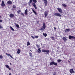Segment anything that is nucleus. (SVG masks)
Segmentation results:
<instances>
[{
  "label": "nucleus",
  "instance_id": "f257e3e1",
  "mask_svg": "<svg viewBox=\"0 0 75 75\" xmlns=\"http://www.w3.org/2000/svg\"><path fill=\"white\" fill-rule=\"evenodd\" d=\"M32 1L34 3L32 4V5L33 6V7H34L35 9H37V6H36V5H35V3H37V0H32Z\"/></svg>",
  "mask_w": 75,
  "mask_h": 75
},
{
  "label": "nucleus",
  "instance_id": "f03ea898",
  "mask_svg": "<svg viewBox=\"0 0 75 75\" xmlns=\"http://www.w3.org/2000/svg\"><path fill=\"white\" fill-rule=\"evenodd\" d=\"M50 65H55V66H58V64H57V63H56L54 62H50Z\"/></svg>",
  "mask_w": 75,
  "mask_h": 75
},
{
  "label": "nucleus",
  "instance_id": "7ed1b4c3",
  "mask_svg": "<svg viewBox=\"0 0 75 75\" xmlns=\"http://www.w3.org/2000/svg\"><path fill=\"white\" fill-rule=\"evenodd\" d=\"M46 27V26L45 25V23H44L43 25L42 28L40 30H41L42 31H43L44 29Z\"/></svg>",
  "mask_w": 75,
  "mask_h": 75
},
{
  "label": "nucleus",
  "instance_id": "20e7f679",
  "mask_svg": "<svg viewBox=\"0 0 75 75\" xmlns=\"http://www.w3.org/2000/svg\"><path fill=\"white\" fill-rule=\"evenodd\" d=\"M42 52H47V54H49L50 53V51L48 50H42Z\"/></svg>",
  "mask_w": 75,
  "mask_h": 75
},
{
  "label": "nucleus",
  "instance_id": "39448f33",
  "mask_svg": "<svg viewBox=\"0 0 75 75\" xmlns=\"http://www.w3.org/2000/svg\"><path fill=\"white\" fill-rule=\"evenodd\" d=\"M54 16H58V17H62V15H61L59 13H55L54 14Z\"/></svg>",
  "mask_w": 75,
  "mask_h": 75
},
{
  "label": "nucleus",
  "instance_id": "423d86ee",
  "mask_svg": "<svg viewBox=\"0 0 75 75\" xmlns=\"http://www.w3.org/2000/svg\"><path fill=\"white\" fill-rule=\"evenodd\" d=\"M7 3L8 4L11 5V4H13V2H12V1H11L9 0L7 1Z\"/></svg>",
  "mask_w": 75,
  "mask_h": 75
},
{
  "label": "nucleus",
  "instance_id": "0eeeda50",
  "mask_svg": "<svg viewBox=\"0 0 75 75\" xmlns=\"http://www.w3.org/2000/svg\"><path fill=\"white\" fill-rule=\"evenodd\" d=\"M69 39H75V37L74 36H72L69 35Z\"/></svg>",
  "mask_w": 75,
  "mask_h": 75
},
{
  "label": "nucleus",
  "instance_id": "6e6552de",
  "mask_svg": "<svg viewBox=\"0 0 75 75\" xmlns=\"http://www.w3.org/2000/svg\"><path fill=\"white\" fill-rule=\"evenodd\" d=\"M57 9L58 11H59V13H62V9L61 8H57Z\"/></svg>",
  "mask_w": 75,
  "mask_h": 75
},
{
  "label": "nucleus",
  "instance_id": "1a4fd4ad",
  "mask_svg": "<svg viewBox=\"0 0 75 75\" xmlns=\"http://www.w3.org/2000/svg\"><path fill=\"white\" fill-rule=\"evenodd\" d=\"M1 6L2 7H4V6H6V5H5V4H4V2L3 1H2V3L1 4Z\"/></svg>",
  "mask_w": 75,
  "mask_h": 75
},
{
  "label": "nucleus",
  "instance_id": "9d476101",
  "mask_svg": "<svg viewBox=\"0 0 75 75\" xmlns=\"http://www.w3.org/2000/svg\"><path fill=\"white\" fill-rule=\"evenodd\" d=\"M14 14L11 13L9 15V17L11 18H13V17H14Z\"/></svg>",
  "mask_w": 75,
  "mask_h": 75
},
{
  "label": "nucleus",
  "instance_id": "9b49d317",
  "mask_svg": "<svg viewBox=\"0 0 75 75\" xmlns=\"http://www.w3.org/2000/svg\"><path fill=\"white\" fill-rule=\"evenodd\" d=\"M5 66L7 68H8V69L9 70H10V71L11 70V68L9 67V66L8 65H7V64L5 65Z\"/></svg>",
  "mask_w": 75,
  "mask_h": 75
},
{
  "label": "nucleus",
  "instance_id": "f8f14e48",
  "mask_svg": "<svg viewBox=\"0 0 75 75\" xmlns=\"http://www.w3.org/2000/svg\"><path fill=\"white\" fill-rule=\"evenodd\" d=\"M29 6H31V4H32V0H30L29 2L28 3Z\"/></svg>",
  "mask_w": 75,
  "mask_h": 75
},
{
  "label": "nucleus",
  "instance_id": "ddd939ff",
  "mask_svg": "<svg viewBox=\"0 0 75 75\" xmlns=\"http://www.w3.org/2000/svg\"><path fill=\"white\" fill-rule=\"evenodd\" d=\"M6 55H7L8 56H9V57H11V58H12V59H13V57H12V56H11V54H8L7 53H6Z\"/></svg>",
  "mask_w": 75,
  "mask_h": 75
},
{
  "label": "nucleus",
  "instance_id": "4468645a",
  "mask_svg": "<svg viewBox=\"0 0 75 75\" xmlns=\"http://www.w3.org/2000/svg\"><path fill=\"white\" fill-rule=\"evenodd\" d=\"M43 1H45L44 3L45 6H47V0H42Z\"/></svg>",
  "mask_w": 75,
  "mask_h": 75
},
{
  "label": "nucleus",
  "instance_id": "2eb2a0df",
  "mask_svg": "<svg viewBox=\"0 0 75 75\" xmlns=\"http://www.w3.org/2000/svg\"><path fill=\"white\" fill-rule=\"evenodd\" d=\"M70 31L69 29H66L65 30V33H68Z\"/></svg>",
  "mask_w": 75,
  "mask_h": 75
},
{
  "label": "nucleus",
  "instance_id": "dca6fc26",
  "mask_svg": "<svg viewBox=\"0 0 75 75\" xmlns=\"http://www.w3.org/2000/svg\"><path fill=\"white\" fill-rule=\"evenodd\" d=\"M24 13L25 15H27L28 14V10H27V9H26Z\"/></svg>",
  "mask_w": 75,
  "mask_h": 75
},
{
  "label": "nucleus",
  "instance_id": "f3484780",
  "mask_svg": "<svg viewBox=\"0 0 75 75\" xmlns=\"http://www.w3.org/2000/svg\"><path fill=\"white\" fill-rule=\"evenodd\" d=\"M70 72L71 74H72V73H75V71H74L73 69H70Z\"/></svg>",
  "mask_w": 75,
  "mask_h": 75
},
{
  "label": "nucleus",
  "instance_id": "a211bd4d",
  "mask_svg": "<svg viewBox=\"0 0 75 75\" xmlns=\"http://www.w3.org/2000/svg\"><path fill=\"white\" fill-rule=\"evenodd\" d=\"M44 15L45 16V17H47V15H48V13L47 11H45V12Z\"/></svg>",
  "mask_w": 75,
  "mask_h": 75
},
{
  "label": "nucleus",
  "instance_id": "6ab92c4d",
  "mask_svg": "<svg viewBox=\"0 0 75 75\" xmlns=\"http://www.w3.org/2000/svg\"><path fill=\"white\" fill-rule=\"evenodd\" d=\"M62 39L63 40H64V42H66V41H67V39L65 37H63L62 38Z\"/></svg>",
  "mask_w": 75,
  "mask_h": 75
},
{
  "label": "nucleus",
  "instance_id": "aec40b11",
  "mask_svg": "<svg viewBox=\"0 0 75 75\" xmlns=\"http://www.w3.org/2000/svg\"><path fill=\"white\" fill-rule=\"evenodd\" d=\"M21 52V51L20 50V49H18V51L17 52V54H20V53Z\"/></svg>",
  "mask_w": 75,
  "mask_h": 75
},
{
  "label": "nucleus",
  "instance_id": "412c9836",
  "mask_svg": "<svg viewBox=\"0 0 75 75\" xmlns=\"http://www.w3.org/2000/svg\"><path fill=\"white\" fill-rule=\"evenodd\" d=\"M38 52L39 53H41V48H39L38 50Z\"/></svg>",
  "mask_w": 75,
  "mask_h": 75
},
{
  "label": "nucleus",
  "instance_id": "4be33fe9",
  "mask_svg": "<svg viewBox=\"0 0 75 75\" xmlns=\"http://www.w3.org/2000/svg\"><path fill=\"white\" fill-rule=\"evenodd\" d=\"M32 10L33 13H34L35 14V15H37V12H36L35 11H34V9H32Z\"/></svg>",
  "mask_w": 75,
  "mask_h": 75
},
{
  "label": "nucleus",
  "instance_id": "5701e85b",
  "mask_svg": "<svg viewBox=\"0 0 75 75\" xmlns=\"http://www.w3.org/2000/svg\"><path fill=\"white\" fill-rule=\"evenodd\" d=\"M27 46H28V45H30V42L28 41L27 42Z\"/></svg>",
  "mask_w": 75,
  "mask_h": 75
},
{
  "label": "nucleus",
  "instance_id": "b1692460",
  "mask_svg": "<svg viewBox=\"0 0 75 75\" xmlns=\"http://www.w3.org/2000/svg\"><path fill=\"white\" fill-rule=\"evenodd\" d=\"M43 35H44L45 37H46L47 36V33H43Z\"/></svg>",
  "mask_w": 75,
  "mask_h": 75
},
{
  "label": "nucleus",
  "instance_id": "393cba45",
  "mask_svg": "<svg viewBox=\"0 0 75 75\" xmlns=\"http://www.w3.org/2000/svg\"><path fill=\"white\" fill-rule=\"evenodd\" d=\"M62 6H64V7H67V5L65 4H62Z\"/></svg>",
  "mask_w": 75,
  "mask_h": 75
},
{
  "label": "nucleus",
  "instance_id": "a878e982",
  "mask_svg": "<svg viewBox=\"0 0 75 75\" xmlns=\"http://www.w3.org/2000/svg\"><path fill=\"white\" fill-rule=\"evenodd\" d=\"M21 11V10H18V11H17V13L18 14H20V13Z\"/></svg>",
  "mask_w": 75,
  "mask_h": 75
},
{
  "label": "nucleus",
  "instance_id": "bb28decb",
  "mask_svg": "<svg viewBox=\"0 0 75 75\" xmlns=\"http://www.w3.org/2000/svg\"><path fill=\"white\" fill-rule=\"evenodd\" d=\"M13 8H16V5H13L12 6Z\"/></svg>",
  "mask_w": 75,
  "mask_h": 75
},
{
  "label": "nucleus",
  "instance_id": "cd10ccee",
  "mask_svg": "<svg viewBox=\"0 0 75 75\" xmlns=\"http://www.w3.org/2000/svg\"><path fill=\"white\" fill-rule=\"evenodd\" d=\"M10 27L12 31H14V29L11 26H10Z\"/></svg>",
  "mask_w": 75,
  "mask_h": 75
},
{
  "label": "nucleus",
  "instance_id": "c85d7f7f",
  "mask_svg": "<svg viewBox=\"0 0 75 75\" xmlns=\"http://www.w3.org/2000/svg\"><path fill=\"white\" fill-rule=\"evenodd\" d=\"M29 54H30V57H33V54H32V53H31V52H30Z\"/></svg>",
  "mask_w": 75,
  "mask_h": 75
},
{
  "label": "nucleus",
  "instance_id": "c756f323",
  "mask_svg": "<svg viewBox=\"0 0 75 75\" xmlns=\"http://www.w3.org/2000/svg\"><path fill=\"white\" fill-rule=\"evenodd\" d=\"M51 38L52 40H54V41L55 40L54 38L53 37H52Z\"/></svg>",
  "mask_w": 75,
  "mask_h": 75
},
{
  "label": "nucleus",
  "instance_id": "7c9ffc66",
  "mask_svg": "<svg viewBox=\"0 0 75 75\" xmlns=\"http://www.w3.org/2000/svg\"><path fill=\"white\" fill-rule=\"evenodd\" d=\"M62 61V60L59 59L57 60V62H61V61Z\"/></svg>",
  "mask_w": 75,
  "mask_h": 75
},
{
  "label": "nucleus",
  "instance_id": "2f4dec72",
  "mask_svg": "<svg viewBox=\"0 0 75 75\" xmlns=\"http://www.w3.org/2000/svg\"><path fill=\"white\" fill-rule=\"evenodd\" d=\"M0 58L1 59H2L3 58V56L1 55H0Z\"/></svg>",
  "mask_w": 75,
  "mask_h": 75
},
{
  "label": "nucleus",
  "instance_id": "473e14b6",
  "mask_svg": "<svg viewBox=\"0 0 75 75\" xmlns=\"http://www.w3.org/2000/svg\"><path fill=\"white\" fill-rule=\"evenodd\" d=\"M16 27H17V28H19V25L18 24H17V25H16Z\"/></svg>",
  "mask_w": 75,
  "mask_h": 75
},
{
  "label": "nucleus",
  "instance_id": "72a5a7b5",
  "mask_svg": "<svg viewBox=\"0 0 75 75\" xmlns=\"http://www.w3.org/2000/svg\"><path fill=\"white\" fill-rule=\"evenodd\" d=\"M31 37H32V38H33V39H34L35 38V37L33 36H31Z\"/></svg>",
  "mask_w": 75,
  "mask_h": 75
},
{
  "label": "nucleus",
  "instance_id": "f704fd0d",
  "mask_svg": "<svg viewBox=\"0 0 75 75\" xmlns=\"http://www.w3.org/2000/svg\"><path fill=\"white\" fill-rule=\"evenodd\" d=\"M21 16H24V14H23V13H21Z\"/></svg>",
  "mask_w": 75,
  "mask_h": 75
},
{
  "label": "nucleus",
  "instance_id": "c9c22d12",
  "mask_svg": "<svg viewBox=\"0 0 75 75\" xmlns=\"http://www.w3.org/2000/svg\"><path fill=\"white\" fill-rule=\"evenodd\" d=\"M37 47L38 48H40V45H37Z\"/></svg>",
  "mask_w": 75,
  "mask_h": 75
},
{
  "label": "nucleus",
  "instance_id": "e433bc0d",
  "mask_svg": "<svg viewBox=\"0 0 75 75\" xmlns=\"http://www.w3.org/2000/svg\"><path fill=\"white\" fill-rule=\"evenodd\" d=\"M1 28H3V27L1 26V25H0V29H1Z\"/></svg>",
  "mask_w": 75,
  "mask_h": 75
},
{
  "label": "nucleus",
  "instance_id": "4c0bfd02",
  "mask_svg": "<svg viewBox=\"0 0 75 75\" xmlns=\"http://www.w3.org/2000/svg\"><path fill=\"white\" fill-rule=\"evenodd\" d=\"M35 38H38V36H35Z\"/></svg>",
  "mask_w": 75,
  "mask_h": 75
},
{
  "label": "nucleus",
  "instance_id": "58836bf2",
  "mask_svg": "<svg viewBox=\"0 0 75 75\" xmlns=\"http://www.w3.org/2000/svg\"><path fill=\"white\" fill-rule=\"evenodd\" d=\"M0 22L1 23L2 22V20L0 19Z\"/></svg>",
  "mask_w": 75,
  "mask_h": 75
},
{
  "label": "nucleus",
  "instance_id": "ea45409f",
  "mask_svg": "<svg viewBox=\"0 0 75 75\" xmlns=\"http://www.w3.org/2000/svg\"><path fill=\"white\" fill-rule=\"evenodd\" d=\"M14 24H15V25H17V23H14Z\"/></svg>",
  "mask_w": 75,
  "mask_h": 75
},
{
  "label": "nucleus",
  "instance_id": "a19ab883",
  "mask_svg": "<svg viewBox=\"0 0 75 75\" xmlns=\"http://www.w3.org/2000/svg\"><path fill=\"white\" fill-rule=\"evenodd\" d=\"M68 61L69 62V63H71V62L70 61L68 60Z\"/></svg>",
  "mask_w": 75,
  "mask_h": 75
},
{
  "label": "nucleus",
  "instance_id": "79ce46f5",
  "mask_svg": "<svg viewBox=\"0 0 75 75\" xmlns=\"http://www.w3.org/2000/svg\"><path fill=\"white\" fill-rule=\"evenodd\" d=\"M54 30H56V28L54 27Z\"/></svg>",
  "mask_w": 75,
  "mask_h": 75
},
{
  "label": "nucleus",
  "instance_id": "37998d69",
  "mask_svg": "<svg viewBox=\"0 0 75 75\" xmlns=\"http://www.w3.org/2000/svg\"><path fill=\"white\" fill-rule=\"evenodd\" d=\"M11 73H10L9 74V75H11Z\"/></svg>",
  "mask_w": 75,
  "mask_h": 75
},
{
  "label": "nucleus",
  "instance_id": "c03bdc74",
  "mask_svg": "<svg viewBox=\"0 0 75 75\" xmlns=\"http://www.w3.org/2000/svg\"><path fill=\"white\" fill-rule=\"evenodd\" d=\"M10 65H12V64H11V63H10Z\"/></svg>",
  "mask_w": 75,
  "mask_h": 75
},
{
  "label": "nucleus",
  "instance_id": "a18cd8bd",
  "mask_svg": "<svg viewBox=\"0 0 75 75\" xmlns=\"http://www.w3.org/2000/svg\"><path fill=\"white\" fill-rule=\"evenodd\" d=\"M30 51H31V52H32V51H31V50H30Z\"/></svg>",
  "mask_w": 75,
  "mask_h": 75
},
{
  "label": "nucleus",
  "instance_id": "49530a36",
  "mask_svg": "<svg viewBox=\"0 0 75 75\" xmlns=\"http://www.w3.org/2000/svg\"><path fill=\"white\" fill-rule=\"evenodd\" d=\"M0 18H1V16H0Z\"/></svg>",
  "mask_w": 75,
  "mask_h": 75
},
{
  "label": "nucleus",
  "instance_id": "de8ad7c7",
  "mask_svg": "<svg viewBox=\"0 0 75 75\" xmlns=\"http://www.w3.org/2000/svg\"><path fill=\"white\" fill-rule=\"evenodd\" d=\"M1 35V33H0V35Z\"/></svg>",
  "mask_w": 75,
  "mask_h": 75
},
{
  "label": "nucleus",
  "instance_id": "09e8293b",
  "mask_svg": "<svg viewBox=\"0 0 75 75\" xmlns=\"http://www.w3.org/2000/svg\"><path fill=\"white\" fill-rule=\"evenodd\" d=\"M1 1V0H0V1Z\"/></svg>",
  "mask_w": 75,
  "mask_h": 75
},
{
  "label": "nucleus",
  "instance_id": "8fccbe9b",
  "mask_svg": "<svg viewBox=\"0 0 75 75\" xmlns=\"http://www.w3.org/2000/svg\"><path fill=\"white\" fill-rule=\"evenodd\" d=\"M70 75H71V74Z\"/></svg>",
  "mask_w": 75,
  "mask_h": 75
}]
</instances>
